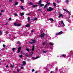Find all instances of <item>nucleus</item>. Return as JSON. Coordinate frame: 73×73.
<instances>
[{
	"label": "nucleus",
	"mask_w": 73,
	"mask_h": 73,
	"mask_svg": "<svg viewBox=\"0 0 73 73\" xmlns=\"http://www.w3.org/2000/svg\"><path fill=\"white\" fill-rule=\"evenodd\" d=\"M53 9L51 7H49V8L47 9V11L49 12H50V11H53Z\"/></svg>",
	"instance_id": "f257e3e1"
},
{
	"label": "nucleus",
	"mask_w": 73,
	"mask_h": 73,
	"mask_svg": "<svg viewBox=\"0 0 73 73\" xmlns=\"http://www.w3.org/2000/svg\"><path fill=\"white\" fill-rule=\"evenodd\" d=\"M32 42H29V44H35V43H36V41L34 39H33L32 40Z\"/></svg>",
	"instance_id": "f03ea898"
},
{
	"label": "nucleus",
	"mask_w": 73,
	"mask_h": 73,
	"mask_svg": "<svg viewBox=\"0 0 73 73\" xmlns=\"http://www.w3.org/2000/svg\"><path fill=\"white\" fill-rule=\"evenodd\" d=\"M23 64H22L21 66H25L26 64H27V63L25 61H23L22 62Z\"/></svg>",
	"instance_id": "7ed1b4c3"
},
{
	"label": "nucleus",
	"mask_w": 73,
	"mask_h": 73,
	"mask_svg": "<svg viewBox=\"0 0 73 73\" xmlns=\"http://www.w3.org/2000/svg\"><path fill=\"white\" fill-rule=\"evenodd\" d=\"M21 49V47L20 46L19 47L18 49V52H17V53H19V52H20V50Z\"/></svg>",
	"instance_id": "20e7f679"
},
{
	"label": "nucleus",
	"mask_w": 73,
	"mask_h": 73,
	"mask_svg": "<svg viewBox=\"0 0 73 73\" xmlns=\"http://www.w3.org/2000/svg\"><path fill=\"white\" fill-rule=\"evenodd\" d=\"M45 33H43V34H41L40 36L41 37H44V36H45Z\"/></svg>",
	"instance_id": "39448f33"
},
{
	"label": "nucleus",
	"mask_w": 73,
	"mask_h": 73,
	"mask_svg": "<svg viewBox=\"0 0 73 73\" xmlns=\"http://www.w3.org/2000/svg\"><path fill=\"white\" fill-rule=\"evenodd\" d=\"M14 24V25H15V26H17L18 27H19L20 26H21V24L17 25L16 23H15Z\"/></svg>",
	"instance_id": "423d86ee"
},
{
	"label": "nucleus",
	"mask_w": 73,
	"mask_h": 73,
	"mask_svg": "<svg viewBox=\"0 0 73 73\" xmlns=\"http://www.w3.org/2000/svg\"><path fill=\"white\" fill-rule=\"evenodd\" d=\"M33 8H36V7H37V5H33Z\"/></svg>",
	"instance_id": "0eeeda50"
},
{
	"label": "nucleus",
	"mask_w": 73,
	"mask_h": 73,
	"mask_svg": "<svg viewBox=\"0 0 73 73\" xmlns=\"http://www.w3.org/2000/svg\"><path fill=\"white\" fill-rule=\"evenodd\" d=\"M21 8V9H22V10H24V6H20Z\"/></svg>",
	"instance_id": "6e6552de"
},
{
	"label": "nucleus",
	"mask_w": 73,
	"mask_h": 73,
	"mask_svg": "<svg viewBox=\"0 0 73 73\" xmlns=\"http://www.w3.org/2000/svg\"><path fill=\"white\" fill-rule=\"evenodd\" d=\"M20 14L21 16H23L24 15V13H20Z\"/></svg>",
	"instance_id": "1a4fd4ad"
},
{
	"label": "nucleus",
	"mask_w": 73,
	"mask_h": 73,
	"mask_svg": "<svg viewBox=\"0 0 73 73\" xmlns=\"http://www.w3.org/2000/svg\"><path fill=\"white\" fill-rule=\"evenodd\" d=\"M60 23H61V24L63 25V26H65V24H64V22L63 21H61Z\"/></svg>",
	"instance_id": "9d476101"
},
{
	"label": "nucleus",
	"mask_w": 73,
	"mask_h": 73,
	"mask_svg": "<svg viewBox=\"0 0 73 73\" xmlns=\"http://www.w3.org/2000/svg\"><path fill=\"white\" fill-rule=\"evenodd\" d=\"M59 16L62 18L63 17V15L61 14H60L59 15Z\"/></svg>",
	"instance_id": "9b49d317"
},
{
	"label": "nucleus",
	"mask_w": 73,
	"mask_h": 73,
	"mask_svg": "<svg viewBox=\"0 0 73 73\" xmlns=\"http://www.w3.org/2000/svg\"><path fill=\"white\" fill-rule=\"evenodd\" d=\"M47 4H46V5H45V6L44 7V9H45V8H46V7H47Z\"/></svg>",
	"instance_id": "f8f14e48"
},
{
	"label": "nucleus",
	"mask_w": 73,
	"mask_h": 73,
	"mask_svg": "<svg viewBox=\"0 0 73 73\" xmlns=\"http://www.w3.org/2000/svg\"><path fill=\"white\" fill-rule=\"evenodd\" d=\"M34 49H35V46H33V48H32V51H33V50H34Z\"/></svg>",
	"instance_id": "ddd939ff"
},
{
	"label": "nucleus",
	"mask_w": 73,
	"mask_h": 73,
	"mask_svg": "<svg viewBox=\"0 0 73 73\" xmlns=\"http://www.w3.org/2000/svg\"><path fill=\"white\" fill-rule=\"evenodd\" d=\"M49 44H50V45H51L52 46L53 45H54L53 43H50V42L49 43Z\"/></svg>",
	"instance_id": "4468645a"
},
{
	"label": "nucleus",
	"mask_w": 73,
	"mask_h": 73,
	"mask_svg": "<svg viewBox=\"0 0 73 73\" xmlns=\"http://www.w3.org/2000/svg\"><path fill=\"white\" fill-rule=\"evenodd\" d=\"M30 26V25L28 24L26 25L25 27H29Z\"/></svg>",
	"instance_id": "2eb2a0df"
},
{
	"label": "nucleus",
	"mask_w": 73,
	"mask_h": 73,
	"mask_svg": "<svg viewBox=\"0 0 73 73\" xmlns=\"http://www.w3.org/2000/svg\"><path fill=\"white\" fill-rule=\"evenodd\" d=\"M41 0H40L38 2V4L39 5H40L41 4Z\"/></svg>",
	"instance_id": "dca6fc26"
},
{
	"label": "nucleus",
	"mask_w": 73,
	"mask_h": 73,
	"mask_svg": "<svg viewBox=\"0 0 73 73\" xmlns=\"http://www.w3.org/2000/svg\"><path fill=\"white\" fill-rule=\"evenodd\" d=\"M49 19L50 20V21H54V20L53 19L50 18Z\"/></svg>",
	"instance_id": "f3484780"
},
{
	"label": "nucleus",
	"mask_w": 73,
	"mask_h": 73,
	"mask_svg": "<svg viewBox=\"0 0 73 73\" xmlns=\"http://www.w3.org/2000/svg\"><path fill=\"white\" fill-rule=\"evenodd\" d=\"M44 6V4H40V7H43V6Z\"/></svg>",
	"instance_id": "a211bd4d"
},
{
	"label": "nucleus",
	"mask_w": 73,
	"mask_h": 73,
	"mask_svg": "<svg viewBox=\"0 0 73 73\" xmlns=\"http://www.w3.org/2000/svg\"><path fill=\"white\" fill-rule=\"evenodd\" d=\"M17 44H19V45H20V44H21V43L18 41V42H17Z\"/></svg>",
	"instance_id": "6ab92c4d"
},
{
	"label": "nucleus",
	"mask_w": 73,
	"mask_h": 73,
	"mask_svg": "<svg viewBox=\"0 0 73 73\" xmlns=\"http://www.w3.org/2000/svg\"><path fill=\"white\" fill-rule=\"evenodd\" d=\"M18 4V2H16L15 3V5H17Z\"/></svg>",
	"instance_id": "aec40b11"
},
{
	"label": "nucleus",
	"mask_w": 73,
	"mask_h": 73,
	"mask_svg": "<svg viewBox=\"0 0 73 73\" xmlns=\"http://www.w3.org/2000/svg\"><path fill=\"white\" fill-rule=\"evenodd\" d=\"M63 33V32H62V31H60L59 33V35H61V34H62V33Z\"/></svg>",
	"instance_id": "412c9836"
},
{
	"label": "nucleus",
	"mask_w": 73,
	"mask_h": 73,
	"mask_svg": "<svg viewBox=\"0 0 73 73\" xmlns=\"http://www.w3.org/2000/svg\"><path fill=\"white\" fill-rule=\"evenodd\" d=\"M53 5L54 6V7H56V3H53Z\"/></svg>",
	"instance_id": "4be33fe9"
},
{
	"label": "nucleus",
	"mask_w": 73,
	"mask_h": 73,
	"mask_svg": "<svg viewBox=\"0 0 73 73\" xmlns=\"http://www.w3.org/2000/svg\"><path fill=\"white\" fill-rule=\"evenodd\" d=\"M62 56L63 57H66V55H65V54H64L62 55Z\"/></svg>",
	"instance_id": "5701e85b"
},
{
	"label": "nucleus",
	"mask_w": 73,
	"mask_h": 73,
	"mask_svg": "<svg viewBox=\"0 0 73 73\" xmlns=\"http://www.w3.org/2000/svg\"><path fill=\"white\" fill-rule=\"evenodd\" d=\"M10 67H11V68H13V66L12 65V64H10Z\"/></svg>",
	"instance_id": "b1692460"
},
{
	"label": "nucleus",
	"mask_w": 73,
	"mask_h": 73,
	"mask_svg": "<svg viewBox=\"0 0 73 73\" xmlns=\"http://www.w3.org/2000/svg\"><path fill=\"white\" fill-rule=\"evenodd\" d=\"M27 19L28 20V21H30V18L29 17H28L27 18Z\"/></svg>",
	"instance_id": "393cba45"
},
{
	"label": "nucleus",
	"mask_w": 73,
	"mask_h": 73,
	"mask_svg": "<svg viewBox=\"0 0 73 73\" xmlns=\"http://www.w3.org/2000/svg\"><path fill=\"white\" fill-rule=\"evenodd\" d=\"M30 5H33V3L32 2H30L29 3Z\"/></svg>",
	"instance_id": "a878e982"
},
{
	"label": "nucleus",
	"mask_w": 73,
	"mask_h": 73,
	"mask_svg": "<svg viewBox=\"0 0 73 73\" xmlns=\"http://www.w3.org/2000/svg\"><path fill=\"white\" fill-rule=\"evenodd\" d=\"M12 50H13V52H15V48H13Z\"/></svg>",
	"instance_id": "bb28decb"
},
{
	"label": "nucleus",
	"mask_w": 73,
	"mask_h": 73,
	"mask_svg": "<svg viewBox=\"0 0 73 73\" xmlns=\"http://www.w3.org/2000/svg\"><path fill=\"white\" fill-rule=\"evenodd\" d=\"M37 20V19L35 18L33 20H34V21H35V20Z\"/></svg>",
	"instance_id": "cd10ccee"
},
{
	"label": "nucleus",
	"mask_w": 73,
	"mask_h": 73,
	"mask_svg": "<svg viewBox=\"0 0 73 73\" xmlns=\"http://www.w3.org/2000/svg\"><path fill=\"white\" fill-rule=\"evenodd\" d=\"M39 58V57H36V58H34L36 60V59H37V58Z\"/></svg>",
	"instance_id": "c85d7f7f"
},
{
	"label": "nucleus",
	"mask_w": 73,
	"mask_h": 73,
	"mask_svg": "<svg viewBox=\"0 0 73 73\" xmlns=\"http://www.w3.org/2000/svg\"><path fill=\"white\" fill-rule=\"evenodd\" d=\"M26 50H27V52H29V49L28 48H27L26 49Z\"/></svg>",
	"instance_id": "c756f323"
},
{
	"label": "nucleus",
	"mask_w": 73,
	"mask_h": 73,
	"mask_svg": "<svg viewBox=\"0 0 73 73\" xmlns=\"http://www.w3.org/2000/svg\"><path fill=\"white\" fill-rule=\"evenodd\" d=\"M25 54V56H26V57H28V56L27 54Z\"/></svg>",
	"instance_id": "7c9ffc66"
},
{
	"label": "nucleus",
	"mask_w": 73,
	"mask_h": 73,
	"mask_svg": "<svg viewBox=\"0 0 73 73\" xmlns=\"http://www.w3.org/2000/svg\"><path fill=\"white\" fill-rule=\"evenodd\" d=\"M46 4H47V5H50L51 4L48 2H47Z\"/></svg>",
	"instance_id": "2f4dec72"
},
{
	"label": "nucleus",
	"mask_w": 73,
	"mask_h": 73,
	"mask_svg": "<svg viewBox=\"0 0 73 73\" xmlns=\"http://www.w3.org/2000/svg\"><path fill=\"white\" fill-rule=\"evenodd\" d=\"M14 15L15 16H17V13L15 14Z\"/></svg>",
	"instance_id": "473e14b6"
},
{
	"label": "nucleus",
	"mask_w": 73,
	"mask_h": 73,
	"mask_svg": "<svg viewBox=\"0 0 73 73\" xmlns=\"http://www.w3.org/2000/svg\"><path fill=\"white\" fill-rule=\"evenodd\" d=\"M45 44V43L44 42L43 43V44H42V45H44Z\"/></svg>",
	"instance_id": "72a5a7b5"
},
{
	"label": "nucleus",
	"mask_w": 73,
	"mask_h": 73,
	"mask_svg": "<svg viewBox=\"0 0 73 73\" xmlns=\"http://www.w3.org/2000/svg\"><path fill=\"white\" fill-rule=\"evenodd\" d=\"M3 48H5V44H3Z\"/></svg>",
	"instance_id": "f704fd0d"
},
{
	"label": "nucleus",
	"mask_w": 73,
	"mask_h": 73,
	"mask_svg": "<svg viewBox=\"0 0 73 73\" xmlns=\"http://www.w3.org/2000/svg\"><path fill=\"white\" fill-rule=\"evenodd\" d=\"M60 35V34H59V33H57L56 34V35Z\"/></svg>",
	"instance_id": "c9c22d12"
},
{
	"label": "nucleus",
	"mask_w": 73,
	"mask_h": 73,
	"mask_svg": "<svg viewBox=\"0 0 73 73\" xmlns=\"http://www.w3.org/2000/svg\"><path fill=\"white\" fill-rule=\"evenodd\" d=\"M12 1H13V0H9V2H12Z\"/></svg>",
	"instance_id": "e433bc0d"
},
{
	"label": "nucleus",
	"mask_w": 73,
	"mask_h": 73,
	"mask_svg": "<svg viewBox=\"0 0 73 73\" xmlns=\"http://www.w3.org/2000/svg\"><path fill=\"white\" fill-rule=\"evenodd\" d=\"M1 34H2V32L1 31H0V35H1Z\"/></svg>",
	"instance_id": "4c0bfd02"
},
{
	"label": "nucleus",
	"mask_w": 73,
	"mask_h": 73,
	"mask_svg": "<svg viewBox=\"0 0 73 73\" xmlns=\"http://www.w3.org/2000/svg\"><path fill=\"white\" fill-rule=\"evenodd\" d=\"M43 53H46V52H47V51H43Z\"/></svg>",
	"instance_id": "58836bf2"
},
{
	"label": "nucleus",
	"mask_w": 73,
	"mask_h": 73,
	"mask_svg": "<svg viewBox=\"0 0 73 73\" xmlns=\"http://www.w3.org/2000/svg\"><path fill=\"white\" fill-rule=\"evenodd\" d=\"M9 20H10V21H11V20H12V18H10L9 19Z\"/></svg>",
	"instance_id": "ea45409f"
},
{
	"label": "nucleus",
	"mask_w": 73,
	"mask_h": 73,
	"mask_svg": "<svg viewBox=\"0 0 73 73\" xmlns=\"http://www.w3.org/2000/svg\"><path fill=\"white\" fill-rule=\"evenodd\" d=\"M37 11H41V9H38Z\"/></svg>",
	"instance_id": "a19ab883"
},
{
	"label": "nucleus",
	"mask_w": 73,
	"mask_h": 73,
	"mask_svg": "<svg viewBox=\"0 0 73 73\" xmlns=\"http://www.w3.org/2000/svg\"><path fill=\"white\" fill-rule=\"evenodd\" d=\"M19 57H21V58H22V57H22V55H20V56H19Z\"/></svg>",
	"instance_id": "79ce46f5"
},
{
	"label": "nucleus",
	"mask_w": 73,
	"mask_h": 73,
	"mask_svg": "<svg viewBox=\"0 0 73 73\" xmlns=\"http://www.w3.org/2000/svg\"><path fill=\"white\" fill-rule=\"evenodd\" d=\"M63 10L64 11H66V12L67 11L66 10V9H63Z\"/></svg>",
	"instance_id": "37998d69"
},
{
	"label": "nucleus",
	"mask_w": 73,
	"mask_h": 73,
	"mask_svg": "<svg viewBox=\"0 0 73 73\" xmlns=\"http://www.w3.org/2000/svg\"><path fill=\"white\" fill-rule=\"evenodd\" d=\"M21 0V2H24V0Z\"/></svg>",
	"instance_id": "c03bdc74"
},
{
	"label": "nucleus",
	"mask_w": 73,
	"mask_h": 73,
	"mask_svg": "<svg viewBox=\"0 0 73 73\" xmlns=\"http://www.w3.org/2000/svg\"><path fill=\"white\" fill-rule=\"evenodd\" d=\"M66 12H68V13H70V12H69V11H66Z\"/></svg>",
	"instance_id": "a18cd8bd"
},
{
	"label": "nucleus",
	"mask_w": 73,
	"mask_h": 73,
	"mask_svg": "<svg viewBox=\"0 0 73 73\" xmlns=\"http://www.w3.org/2000/svg\"><path fill=\"white\" fill-rule=\"evenodd\" d=\"M35 71V70L34 69H33L32 70V72H34Z\"/></svg>",
	"instance_id": "49530a36"
},
{
	"label": "nucleus",
	"mask_w": 73,
	"mask_h": 73,
	"mask_svg": "<svg viewBox=\"0 0 73 73\" xmlns=\"http://www.w3.org/2000/svg\"><path fill=\"white\" fill-rule=\"evenodd\" d=\"M17 72H20V70H19L17 69Z\"/></svg>",
	"instance_id": "de8ad7c7"
},
{
	"label": "nucleus",
	"mask_w": 73,
	"mask_h": 73,
	"mask_svg": "<svg viewBox=\"0 0 73 73\" xmlns=\"http://www.w3.org/2000/svg\"><path fill=\"white\" fill-rule=\"evenodd\" d=\"M66 2H69V1L68 0H66Z\"/></svg>",
	"instance_id": "09e8293b"
},
{
	"label": "nucleus",
	"mask_w": 73,
	"mask_h": 73,
	"mask_svg": "<svg viewBox=\"0 0 73 73\" xmlns=\"http://www.w3.org/2000/svg\"><path fill=\"white\" fill-rule=\"evenodd\" d=\"M57 3H58V4L59 3V1H58V0L57 1Z\"/></svg>",
	"instance_id": "8fccbe9b"
},
{
	"label": "nucleus",
	"mask_w": 73,
	"mask_h": 73,
	"mask_svg": "<svg viewBox=\"0 0 73 73\" xmlns=\"http://www.w3.org/2000/svg\"><path fill=\"white\" fill-rule=\"evenodd\" d=\"M31 32H32V33H33V32H34V31H33V30H32Z\"/></svg>",
	"instance_id": "3c124183"
},
{
	"label": "nucleus",
	"mask_w": 73,
	"mask_h": 73,
	"mask_svg": "<svg viewBox=\"0 0 73 73\" xmlns=\"http://www.w3.org/2000/svg\"><path fill=\"white\" fill-rule=\"evenodd\" d=\"M55 70L56 71H57V70H58V69H57V68H56V69H55Z\"/></svg>",
	"instance_id": "603ef678"
},
{
	"label": "nucleus",
	"mask_w": 73,
	"mask_h": 73,
	"mask_svg": "<svg viewBox=\"0 0 73 73\" xmlns=\"http://www.w3.org/2000/svg\"><path fill=\"white\" fill-rule=\"evenodd\" d=\"M27 60V61H30V59H28Z\"/></svg>",
	"instance_id": "864d4df0"
},
{
	"label": "nucleus",
	"mask_w": 73,
	"mask_h": 73,
	"mask_svg": "<svg viewBox=\"0 0 73 73\" xmlns=\"http://www.w3.org/2000/svg\"><path fill=\"white\" fill-rule=\"evenodd\" d=\"M8 67V65H7L6 66V68H7Z\"/></svg>",
	"instance_id": "5fc2aeb1"
},
{
	"label": "nucleus",
	"mask_w": 73,
	"mask_h": 73,
	"mask_svg": "<svg viewBox=\"0 0 73 73\" xmlns=\"http://www.w3.org/2000/svg\"><path fill=\"white\" fill-rule=\"evenodd\" d=\"M2 15V14L1 13H0V16H1Z\"/></svg>",
	"instance_id": "6e6d98bb"
},
{
	"label": "nucleus",
	"mask_w": 73,
	"mask_h": 73,
	"mask_svg": "<svg viewBox=\"0 0 73 73\" xmlns=\"http://www.w3.org/2000/svg\"><path fill=\"white\" fill-rule=\"evenodd\" d=\"M1 12H3V10H1Z\"/></svg>",
	"instance_id": "4d7b16f0"
},
{
	"label": "nucleus",
	"mask_w": 73,
	"mask_h": 73,
	"mask_svg": "<svg viewBox=\"0 0 73 73\" xmlns=\"http://www.w3.org/2000/svg\"><path fill=\"white\" fill-rule=\"evenodd\" d=\"M53 72V71H51L50 72V73H53L52 72Z\"/></svg>",
	"instance_id": "13d9d810"
},
{
	"label": "nucleus",
	"mask_w": 73,
	"mask_h": 73,
	"mask_svg": "<svg viewBox=\"0 0 73 73\" xmlns=\"http://www.w3.org/2000/svg\"><path fill=\"white\" fill-rule=\"evenodd\" d=\"M60 17H61L59 16H58V17L59 18H60Z\"/></svg>",
	"instance_id": "bf43d9fd"
},
{
	"label": "nucleus",
	"mask_w": 73,
	"mask_h": 73,
	"mask_svg": "<svg viewBox=\"0 0 73 73\" xmlns=\"http://www.w3.org/2000/svg\"><path fill=\"white\" fill-rule=\"evenodd\" d=\"M6 34H7V33H8V32H6Z\"/></svg>",
	"instance_id": "052dcab7"
},
{
	"label": "nucleus",
	"mask_w": 73,
	"mask_h": 73,
	"mask_svg": "<svg viewBox=\"0 0 73 73\" xmlns=\"http://www.w3.org/2000/svg\"><path fill=\"white\" fill-rule=\"evenodd\" d=\"M38 72L36 71L35 73H37Z\"/></svg>",
	"instance_id": "680f3d73"
},
{
	"label": "nucleus",
	"mask_w": 73,
	"mask_h": 73,
	"mask_svg": "<svg viewBox=\"0 0 73 73\" xmlns=\"http://www.w3.org/2000/svg\"><path fill=\"white\" fill-rule=\"evenodd\" d=\"M21 69H24V67H21Z\"/></svg>",
	"instance_id": "e2e57ef3"
},
{
	"label": "nucleus",
	"mask_w": 73,
	"mask_h": 73,
	"mask_svg": "<svg viewBox=\"0 0 73 73\" xmlns=\"http://www.w3.org/2000/svg\"><path fill=\"white\" fill-rule=\"evenodd\" d=\"M5 25H8V23H6L5 24Z\"/></svg>",
	"instance_id": "0e129e2a"
},
{
	"label": "nucleus",
	"mask_w": 73,
	"mask_h": 73,
	"mask_svg": "<svg viewBox=\"0 0 73 73\" xmlns=\"http://www.w3.org/2000/svg\"><path fill=\"white\" fill-rule=\"evenodd\" d=\"M13 72H14V73H16V72L15 71H14Z\"/></svg>",
	"instance_id": "69168bd1"
},
{
	"label": "nucleus",
	"mask_w": 73,
	"mask_h": 73,
	"mask_svg": "<svg viewBox=\"0 0 73 73\" xmlns=\"http://www.w3.org/2000/svg\"><path fill=\"white\" fill-rule=\"evenodd\" d=\"M26 15H29V14H27Z\"/></svg>",
	"instance_id": "338daca9"
},
{
	"label": "nucleus",
	"mask_w": 73,
	"mask_h": 73,
	"mask_svg": "<svg viewBox=\"0 0 73 73\" xmlns=\"http://www.w3.org/2000/svg\"><path fill=\"white\" fill-rule=\"evenodd\" d=\"M33 54V53H32V54Z\"/></svg>",
	"instance_id": "774afa93"
}]
</instances>
